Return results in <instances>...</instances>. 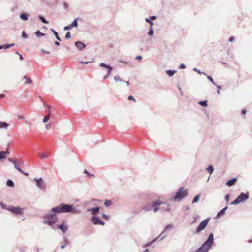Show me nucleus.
Masks as SVG:
<instances>
[{"label":"nucleus","instance_id":"nucleus-1","mask_svg":"<svg viewBox=\"0 0 252 252\" xmlns=\"http://www.w3.org/2000/svg\"><path fill=\"white\" fill-rule=\"evenodd\" d=\"M52 211L55 213H69L74 212V209L72 205L61 203L53 208Z\"/></svg>","mask_w":252,"mask_h":252},{"label":"nucleus","instance_id":"nucleus-2","mask_svg":"<svg viewBox=\"0 0 252 252\" xmlns=\"http://www.w3.org/2000/svg\"><path fill=\"white\" fill-rule=\"evenodd\" d=\"M164 204V203L163 202L160 200H158L153 202L151 206L145 207L144 209L145 211H150L153 209L154 212L156 213L160 209L159 206Z\"/></svg>","mask_w":252,"mask_h":252},{"label":"nucleus","instance_id":"nucleus-3","mask_svg":"<svg viewBox=\"0 0 252 252\" xmlns=\"http://www.w3.org/2000/svg\"><path fill=\"white\" fill-rule=\"evenodd\" d=\"M45 218L46 220H44V223L49 225L55 224L58 220V218L55 214L47 215L45 216Z\"/></svg>","mask_w":252,"mask_h":252},{"label":"nucleus","instance_id":"nucleus-4","mask_svg":"<svg viewBox=\"0 0 252 252\" xmlns=\"http://www.w3.org/2000/svg\"><path fill=\"white\" fill-rule=\"evenodd\" d=\"M188 194V189H184V188H180L179 190L177 192L174 199L175 200L180 201L183 198L186 197Z\"/></svg>","mask_w":252,"mask_h":252},{"label":"nucleus","instance_id":"nucleus-5","mask_svg":"<svg viewBox=\"0 0 252 252\" xmlns=\"http://www.w3.org/2000/svg\"><path fill=\"white\" fill-rule=\"evenodd\" d=\"M249 198V195L244 193H241L236 199L231 202V204L237 205L242 201L247 200Z\"/></svg>","mask_w":252,"mask_h":252},{"label":"nucleus","instance_id":"nucleus-6","mask_svg":"<svg viewBox=\"0 0 252 252\" xmlns=\"http://www.w3.org/2000/svg\"><path fill=\"white\" fill-rule=\"evenodd\" d=\"M210 220V218H207L205 220H203L201 222L199 226L197 227L195 233H198L202 230H204L205 227L207 226L209 221Z\"/></svg>","mask_w":252,"mask_h":252},{"label":"nucleus","instance_id":"nucleus-7","mask_svg":"<svg viewBox=\"0 0 252 252\" xmlns=\"http://www.w3.org/2000/svg\"><path fill=\"white\" fill-rule=\"evenodd\" d=\"M99 65L102 67L106 68L108 71L107 74L106 76H104V79H105L108 78L110 76V74L112 69H113L110 66L106 65L104 63H100Z\"/></svg>","mask_w":252,"mask_h":252},{"label":"nucleus","instance_id":"nucleus-8","mask_svg":"<svg viewBox=\"0 0 252 252\" xmlns=\"http://www.w3.org/2000/svg\"><path fill=\"white\" fill-rule=\"evenodd\" d=\"M213 242V235L212 233H211L209 237L207 239V240L203 244L204 247L206 246L207 247V248H210L212 243Z\"/></svg>","mask_w":252,"mask_h":252},{"label":"nucleus","instance_id":"nucleus-9","mask_svg":"<svg viewBox=\"0 0 252 252\" xmlns=\"http://www.w3.org/2000/svg\"><path fill=\"white\" fill-rule=\"evenodd\" d=\"M91 221H92V223L95 225L100 224L101 225H104L105 224V223L103 221H101L98 218H97L94 216H93L91 218Z\"/></svg>","mask_w":252,"mask_h":252},{"label":"nucleus","instance_id":"nucleus-10","mask_svg":"<svg viewBox=\"0 0 252 252\" xmlns=\"http://www.w3.org/2000/svg\"><path fill=\"white\" fill-rule=\"evenodd\" d=\"M34 180L36 182L37 186L40 188L41 189H44L45 188V186L44 184L43 183V182L41 178L40 179H37L35 178Z\"/></svg>","mask_w":252,"mask_h":252},{"label":"nucleus","instance_id":"nucleus-11","mask_svg":"<svg viewBox=\"0 0 252 252\" xmlns=\"http://www.w3.org/2000/svg\"><path fill=\"white\" fill-rule=\"evenodd\" d=\"M58 228L63 232L65 233L68 229V227L66 225V221H63L62 224L58 226Z\"/></svg>","mask_w":252,"mask_h":252},{"label":"nucleus","instance_id":"nucleus-12","mask_svg":"<svg viewBox=\"0 0 252 252\" xmlns=\"http://www.w3.org/2000/svg\"><path fill=\"white\" fill-rule=\"evenodd\" d=\"M10 210L16 214H22L23 213V209L19 207H13Z\"/></svg>","mask_w":252,"mask_h":252},{"label":"nucleus","instance_id":"nucleus-13","mask_svg":"<svg viewBox=\"0 0 252 252\" xmlns=\"http://www.w3.org/2000/svg\"><path fill=\"white\" fill-rule=\"evenodd\" d=\"M8 160L9 161L12 162L14 164L15 168H16L18 170V171H19L22 173L25 174L26 175H28L27 173H25L19 167V165L17 163L15 160H13L11 158H9Z\"/></svg>","mask_w":252,"mask_h":252},{"label":"nucleus","instance_id":"nucleus-14","mask_svg":"<svg viewBox=\"0 0 252 252\" xmlns=\"http://www.w3.org/2000/svg\"><path fill=\"white\" fill-rule=\"evenodd\" d=\"M209 250V248H207V247H204V244L199 248L195 252H207Z\"/></svg>","mask_w":252,"mask_h":252},{"label":"nucleus","instance_id":"nucleus-15","mask_svg":"<svg viewBox=\"0 0 252 252\" xmlns=\"http://www.w3.org/2000/svg\"><path fill=\"white\" fill-rule=\"evenodd\" d=\"M236 181H237V179L236 178H234L232 179L231 180L228 181L226 182V185L228 186H233L235 184Z\"/></svg>","mask_w":252,"mask_h":252},{"label":"nucleus","instance_id":"nucleus-16","mask_svg":"<svg viewBox=\"0 0 252 252\" xmlns=\"http://www.w3.org/2000/svg\"><path fill=\"white\" fill-rule=\"evenodd\" d=\"M75 45L76 46V47L80 49H83L85 47V45L81 41H77L75 43Z\"/></svg>","mask_w":252,"mask_h":252},{"label":"nucleus","instance_id":"nucleus-17","mask_svg":"<svg viewBox=\"0 0 252 252\" xmlns=\"http://www.w3.org/2000/svg\"><path fill=\"white\" fill-rule=\"evenodd\" d=\"M8 126V124L5 123V122H0V128H6Z\"/></svg>","mask_w":252,"mask_h":252},{"label":"nucleus","instance_id":"nucleus-18","mask_svg":"<svg viewBox=\"0 0 252 252\" xmlns=\"http://www.w3.org/2000/svg\"><path fill=\"white\" fill-rule=\"evenodd\" d=\"M227 209V207H225L223 209L221 210L220 211H219L217 214L218 217H220L221 215H222L224 213L225 211Z\"/></svg>","mask_w":252,"mask_h":252},{"label":"nucleus","instance_id":"nucleus-19","mask_svg":"<svg viewBox=\"0 0 252 252\" xmlns=\"http://www.w3.org/2000/svg\"><path fill=\"white\" fill-rule=\"evenodd\" d=\"M24 79L26 80L25 84H29L32 83V80L31 78H28L26 76L24 77Z\"/></svg>","mask_w":252,"mask_h":252},{"label":"nucleus","instance_id":"nucleus-20","mask_svg":"<svg viewBox=\"0 0 252 252\" xmlns=\"http://www.w3.org/2000/svg\"><path fill=\"white\" fill-rule=\"evenodd\" d=\"M51 114V112L49 111V113L48 114V115L44 117V118L43 119V122L44 123H46L49 120Z\"/></svg>","mask_w":252,"mask_h":252},{"label":"nucleus","instance_id":"nucleus-21","mask_svg":"<svg viewBox=\"0 0 252 252\" xmlns=\"http://www.w3.org/2000/svg\"><path fill=\"white\" fill-rule=\"evenodd\" d=\"M7 185L9 187H13L14 186V183L11 180L8 179L6 183Z\"/></svg>","mask_w":252,"mask_h":252},{"label":"nucleus","instance_id":"nucleus-22","mask_svg":"<svg viewBox=\"0 0 252 252\" xmlns=\"http://www.w3.org/2000/svg\"><path fill=\"white\" fill-rule=\"evenodd\" d=\"M7 152L1 151L0 153V160L6 157V153Z\"/></svg>","mask_w":252,"mask_h":252},{"label":"nucleus","instance_id":"nucleus-23","mask_svg":"<svg viewBox=\"0 0 252 252\" xmlns=\"http://www.w3.org/2000/svg\"><path fill=\"white\" fill-rule=\"evenodd\" d=\"M207 171L211 174L214 170V168L212 165H209L207 168Z\"/></svg>","mask_w":252,"mask_h":252},{"label":"nucleus","instance_id":"nucleus-24","mask_svg":"<svg viewBox=\"0 0 252 252\" xmlns=\"http://www.w3.org/2000/svg\"><path fill=\"white\" fill-rule=\"evenodd\" d=\"M99 210V207H94L91 209V210L92 211V213L94 214L97 213L98 212Z\"/></svg>","mask_w":252,"mask_h":252},{"label":"nucleus","instance_id":"nucleus-25","mask_svg":"<svg viewBox=\"0 0 252 252\" xmlns=\"http://www.w3.org/2000/svg\"><path fill=\"white\" fill-rule=\"evenodd\" d=\"M39 157L41 158H45L47 157V154L46 153H39Z\"/></svg>","mask_w":252,"mask_h":252},{"label":"nucleus","instance_id":"nucleus-26","mask_svg":"<svg viewBox=\"0 0 252 252\" xmlns=\"http://www.w3.org/2000/svg\"><path fill=\"white\" fill-rule=\"evenodd\" d=\"M51 31H52V32L54 34L55 36H56V39L58 40L61 41V39L59 37L58 33L56 31H55L54 30H53V29H51Z\"/></svg>","mask_w":252,"mask_h":252},{"label":"nucleus","instance_id":"nucleus-27","mask_svg":"<svg viewBox=\"0 0 252 252\" xmlns=\"http://www.w3.org/2000/svg\"><path fill=\"white\" fill-rule=\"evenodd\" d=\"M35 34L38 37L45 35V34L41 33L39 31H37Z\"/></svg>","mask_w":252,"mask_h":252},{"label":"nucleus","instance_id":"nucleus-28","mask_svg":"<svg viewBox=\"0 0 252 252\" xmlns=\"http://www.w3.org/2000/svg\"><path fill=\"white\" fill-rule=\"evenodd\" d=\"M199 104L203 107H207V101H202L199 102Z\"/></svg>","mask_w":252,"mask_h":252},{"label":"nucleus","instance_id":"nucleus-29","mask_svg":"<svg viewBox=\"0 0 252 252\" xmlns=\"http://www.w3.org/2000/svg\"><path fill=\"white\" fill-rule=\"evenodd\" d=\"M72 28L73 27H76L78 25L77 19H75L74 21L70 25Z\"/></svg>","mask_w":252,"mask_h":252},{"label":"nucleus","instance_id":"nucleus-30","mask_svg":"<svg viewBox=\"0 0 252 252\" xmlns=\"http://www.w3.org/2000/svg\"><path fill=\"white\" fill-rule=\"evenodd\" d=\"M104 204L106 206L108 207L112 204V201L110 200H106L104 202Z\"/></svg>","mask_w":252,"mask_h":252},{"label":"nucleus","instance_id":"nucleus-31","mask_svg":"<svg viewBox=\"0 0 252 252\" xmlns=\"http://www.w3.org/2000/svg\"><path fill=\"white\" fill-rule=\"evenodd\" d=\"M20 18L23 20H27L28 19V17L27 16L26 14H21L20 15Z\"/></svg>","mask_w":252,"mask_h":252},{"label":"nucleus","instance_id":"nucleus-32","mask_svg":"<svg viewBox=\"0 0 252 252\" xmlns=\"http://www.w3.org/2000/svg\"><path fill=\"white\" fill-rule=\"evenodd\" d=\"M84 173L86 174L87 176L89 177H94V176H95L94 175L89 173L86 169L84 170Z\"/></svg>","mask_w":252,"mask_h":252},{"label":"nucleus","instance_id":"nucleus-33","mask_svg":"<svg viewBox=\"0 0 252 252\" xmlns=\"http://www.w3.org/2000/svg\"><path fill=\"white\" fill-rule=\"evenodd\" d=\"M175 71H172L170 70L166 71V73L170 76H172L175 73Z\"/></svg>","mask_w":252,"mask_h":252},{"label":"nucleus","instance_id":"nucleus-34","mask_svg":"<svg viewBox=\"0 0 252 252\" xmlns=\"http://www.w3.org/2000/svg\"><path fill=\"white\" fill-rule=\"evenodd\" d=\"M114 79L116 81L123 82V80L119 76H115Z\"/></svg>","mask_w":252,"mask_h":252},{"label":"nucleus","instance_id":"nucleus-35","mask_svg":"<svg viewBox=\"0 0 252 252\" xmlns=\"http://www.w3.org/2000/svg\"><path fill=\"white\" fill-rule=\"evenodd\" d=\"M199 197H200V195H196V196L194 197V199H193V200L192 203H196V202H198V200H199Z\"/></svg>","mask_w":252,"mask_h":252},{"label":"nucleus","instance_id":"nucleus-36","mask_svg":"<svg viewBox=\"0 0 252 252\" xmlns=\"http://www.w3.org/2000/svg\"><path fill=\"white\" fill-rule=\"evenodd\" d=\"M40 19L43 23L45 24L48 23V22L44 17L40 16Z\"/></svg>","mask_w":252,"mask_h":252},{"label":"nucleus","instance_id":"nucleus-37","mask_svg":"<svg viewBox=\"0 0 252 252\" xmlns=\"http://www.w3.org/2000/svg\"><path fill=\"white\" fill-rule=\"evenodd\" d=\"M71 37L70 33L69 32H67L65 35V38L67 40L69 39Z\"/></svg>","mask_w":252,"mask_h":252},{"label":"nucleus","instance_id":"nucleus-38","mask_svg":"<svg viewBox=\"0 0 252 252\" xmlns=\"http://www.w3.org/2000/svg\"><path fill=\"white\" fill-rule=\"evenodd\" d=\"M146 21L149 23L150 24L151 27H152L154 23L152 21H151L149 19L146 18Z\"/></svg>","mask_w":252,"mask_h":252},{"label":"nucleus","instance_id":"nucleus-39","mask_svg":"<svg viewBox=\"0 0 252 252\" xmlns=\"http://www.w3.org/2000/svg\"><path fill=\"white\" fill-rule=\"evenodd\" d=\"M207 78H208V79H209V80H210V81H211V82L213 84L216 85V84H215V83L214 82V80H213V78H212L211 76H208L207 77Z\"/></svg>","mask_w":252,"mask_h":252},{"label":"nucleus","instance_id":"nucleus-40","mask_svg":"<svg viewBox=\"0 0 252 252\" xmlns=\"http://www.w3.org/2000/svg\"><path fill=\"white\" fill-rule=\"evenodd\" d=\"M148 34L150 36H151L153 34V31L152 27H151L150 30L149 31V32H148Z\"/></svg>","mask_w":252,"mask_h":252},{"label":"nucleus","instance_id":"nucleus-41","mask_svg":"<svg viewBox=\"0 0 252 252\" xmlns=\"http://www.w3.org/2000/svg\"><path fill=\"white\" fill-rule=\"evenodd\" d=\"M71 29H72V27H71L70 25L68 26H65L64 28V30H70Z\"/></svg>","mask_w":252,"mask_h":252},{"label":"nucleus","instance_id":"nucleus-42","mask_svg":"<svg viewBox=\"0 0 252 252\" xmlns=\"http://www.w3.org/2000/svg\"><path fill=\"white\" fill-rule=\"evenodd\" d=\"M128 99L129 100H133L134 101H135V99L132 95H129L128 97Z\"/></svg>","mask_w":252,"mask_h":252},{"label":"nucleus","instance_id":"nucleus-43","mask_svg":"<svg viewBox=\"0 0 252 252\" xmlns=\"http://www.w3.org/2000/svg\"><path fill=\"white\" fill-rule=\"evenodd\" d=\"M22 35L25 38H26L28 37L27 35L26 34V33H25V32L24 31H23L22 32Z\"/></svg>","mask_w":252,"mask_h":252},{"label":"nucleus","instance_id":"nucleus-44","mask_svg":"<svg viewBox=\"0 0 252 252\" xmlns=\"http://www.w3.org/2000/svg\"><path fill=\"white\" fill-rule=\"evenodd\" d=\"M45 127L48 129H50L51 127V125L50 124H47L45 126Z\"/></svg>","mask_w":252,"mask_h":252},{"label":"nucleus","instance_id":"nucleus-45","mask_svg":"<svg viewBox=\"0 0 252 252\" xmlns=\"http://www.w3.org/2000/svg\"><path fill=\"white\" fill-rule=\"evenodd\" d=\"M225 199L226 200V201L227 202H228L229 201V194H227L225 197Z\"/></svg>","mask_w":252,"mask_h":252},{"label":"nucleus","instance_id":"nucleus-46","mask_svg":"<svg viewBox=\"0 0 252 252\" xmlns=\"http://www.w3.org/2000/svg\"><path fill=\"white\" fill-rule=\"evenodd\" d=\"M67 242L66 241H65V244L64 245H62L61 246V248L62 249H63L65 247V246L67 245Z\"/></svg>","mask_w":252,"mask_h":252},{"label":"nucleus","instance_id":"nucleus-47","mask_svg":"<svg viewBox=\"0 0 252 252\" xmlns=\"http://www.w3.org/2000/svg\"><path fill=\"white\" fill-rule=\"evenodd\" d=\"M102 216H103V218L104 219H106V220H108V218H109V217H108V216H107V215H106L105 214H103V215H102Z\"/></svg>","mask_w":252,"mask_h":252},{"label":"nucleus","instance_id":"nucleus-48","mask_svg":"<svg viewBox=\"0 0 252 252\" xmlns=\"http://www.w3.org/2000/svg\"><path fill=\"white\" fill-rule=\"evenodd\" d=\"M234 37L232 36V37H231L229 38L228 41L229 42H232L234 40Z\"/></svg>","mask_w":252,"mask_h":252},{"label":"nucleus","instance_id":"nucleus-49","mask_svg":"<svg viewBox=\"0 0 252 252\" xmlns=\"http://www.w3.org/2000/svg\"><path fill=\"white\" fill-rule=\"evenodd\" d=\"M217 88L218 89V93L219 94L220 93V90L221 89V87L220 86H219L218 85L217 86Z\"/></svg>","mask_w":252,"mask_h":252},{"label":"nucleus","instance_id":"nucleus-50","mask_svg":"<svg viewBox=\"0 0 252 252\" xmlns=\"http://www.w3.org/2000/svg\"><path fill=\"white\" fill-rule=\"evenodd\" d=\"M142 58V56H137L136 57V59H137V60H141Z\"/></svg>","mask_w":252,"mask_h":252},{"label":"nucleus","instance_id":"nucleus-51","mask_svg":"<svg viewBox=\"0 0 252 252\" xmlns=\"http://www.w3.org/2000/svg\"><path fill=\"white\" fill-rule=\"evenodd\" d=\"M90 62H88V61H87V62H82V61H81V62H80V63H83V64H87V63H90Z\"/></svg>","mask_w":252,"mask_h":252},{"label":"nucleus","instance_id":"nucleus-52","mask_svg":"<svg viewBox=\"0 0 252 252\" xmlns=\"http://www.w3.org/2000/svg\"><path fill=\"white\" fill-rule=\"evenodd\" d=\"M4 97H5V94H0V98H3Z\"/></svg>","mask_w":252,"mask_h":252},{"label":"nucleus","instance_id":"nucleus-53","mask_svg":"<svg viewBox=\"0 0 252 252\" xmlns=\"http://www.w3.org/2000/svg\"><path fill=\"white\" fill-rule=\"evenodd\" d=\"M180 68H182V69L185 68V66L184 64H182L180 65Z\"/></svg>","mask_w":252,"mask_h":252},{"label":"nucleus","instance_id":"nucleus-54","mask_svg":"<svg viewBox=\"0 0 252 252\" xmlns=\"http://www.w3.org/2000/svg\"><path fill=\"white\" fill-rule=\"evenodd\" d=\"M241 113L243 115H245L246 113V111L245 110H243Z\"/></svg>","mask_w":252,"mask_h":252},{"label":"nucleus","instance_id":"nucleus-55","mask_svg":"<svg viewBox=\"0 0 252 252\" xmlns=\"http://www.w3.org/2000/svg\"><path fill=\"white\" fill-rule=\"evenodd\" d=\"M151 18L152 20H155V19H156V16H152L151 17Z\"/></svg>","mask_w":252,"mask_h":252},{"label":"nucleus","instance_id":"nucleus-56","mask_svg":"<svg viewBox=\"0 0 252 252\" xmlns=\"http://www.w3.org/2000/svg\"><path fill=\"white\" fill-rule=\"evenodd\" d=\"M4 47L5 49H7L9 47V46L8 44H7V45H5Z\"/></svg>","mask_w":252,"mask_h":252},{"label":"nucleus","instance_id":"nucleus-57","mask_svg":"<svg viewBox=\"0 0 252 252\" xmlns=\"http://www.w3.org/2000/svg\"><path fill=\"white\" fill-rule=\"evenodd\" d=\"M48 113H49V111H50V112H51V110H50V109H51V106H49V105H48Z\"/></svg>","mask_w":252,"mask_h":252},{"label":"nucleus","instance_id":"nucleus-58","mask_svg":"<svg viewBox=\"0 0 252 252\" xmlns=\"http://www.w3.org/2000/svg\"><path fill=\"white\" fill-rule=\"evenodd\" d=\"M55 45L59 46L60 45V43L59 42H55Z\"/></svg>","mask_w":252,"mask_h":252},{"label":"nucleus","instance_id":"nucleus-59","mask_svg":"<svg viewBox=\"0 0 252 252\" xmlns=\"http://www.w3.org/2000/svg\"><path fill=\"white\" fill-rule=\"evenodd\" d=\"M123 82H125V83H126L127 85H129V82H128V81H123Z\"/></svg>","mask_w":252,"mask_h":252},{"label":"nucleus","instance_id":"nucleus-60","mask_svg":"<svg viewBox=\"0 0 252 252\" xmlns=\"http://www.w3.org/2000/svg\"><path fill=\"white\" fill-rule=\"evenodd\" d=\"M44 53H50V52L49 51H44L43 50H42Z\"/></svg>","mask_w":252,"mask_h":252},{"label":"nucleus","instance_id":"nucleus-61","mask_svg":"<svg viewBox=\"0 0 252 252\" xmlns=\"http://www.w3.org/2000/svg\"><path fill=\"white\" fill-rule=\"evenodd\" d=\"M8 45H9V47H10L13 46L14 45V43H12V44H8Z\"/></svg>","mask_w":252,"mask_h":252},{"label":"nucleus","instance_id":"nucleus-62","mask_svg":"<svg viewBox=\"0 0 252 252\" xmlns=\"http://www.w3.org/2000/svg\"><path fill=\"white\" fill-rule=\"evenodd\" d=\"M20 59L21 60H22L23 59V57H22V55H20Z\"/></svg>","mask_w":252,"mask_h":252},{"label":"nucleus","instance_id":"nucleus-63","mask_svg":"<svg viewBox=\"0 0 252 252\" xmlns=\"http://www.w3.org/2000/svg\"><path fill=\"white\" fill-rule=\"evenodd\" d=\"M144 252H149L148 249H146Z\"/></svg>","mask_w":252,"mask_h":252},{"label":"nucleus","instance_id":"nucleus-64","mask_svg":"<svg viewBox=\"0 0 252 252\" xmlns=\"http://www.w3.org/2000/svg\"><path fill=\"white\" fill-rule=\"evenodd\" d=\"M3 46L2 45H0V49L3 48Z\"/></svg>","mask_w":252,"mask_h":252}]
</instances>
